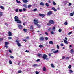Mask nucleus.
Returning <instances> with one entry per match:
<instances>
[{"mask_svg":"<svg viewBox=\"0 0 74 74\" xmlns=\"http://www.w3.org/2000/svg\"><path fill=\"white\" fill-rule=\"evenodd\" d=\"M38 20H36V19L34 20V24L35 25H37V27H38V28H40L41 27V25L38 24Z\"/></svg>","mask_w":74,"mask_h":74,"instance_id":"obj_1","label":"nucleus"},{"mask_svg":"<svg viewBox=\"0 0 74 74\" xmlns=\"http://www.w3.org/2000/svg\"><path fill=\"white\" fill-rule=\"evenodd\" d=\"M14 18L15 22H17L18 23H21V21H20L19 19V18H18V16H16L14 17Z\"/></svg>","mask_w":74,"mask_h":74,"instance_id":"obj_2","label":"nucleus"},{"mask_svg":"<svg viewBox=\"0 0 74 74\" xmlns=\"http://www.w3.org/2000/svg\"><path fill=\"white\" fill-rule=\"evenodd\" d=\"M48 56L46 54H43V56L42 57L43 59H44V60L46 59V60H48L49 59L47 58Z\"/></svg>","mask_w":74,"mask_h":74,"instance_id":"obj_3","label":"nucleus"},{"mask_svg":"<svg viewBox=\"0 0 74 74\" xmlns=\"http://www.w3.org/2000/svg\"><path fill=\"white\" fill-rule=\"evenodd\" d=\"M49 23L52 25H53L55 24V22H54V21L52 20H50L49 21Z\"/></svg>","mask_w":74,"mask_h":74,"instance_id":"obj_4","label":"nucleus"},{"mask_svg":"<svg viewBox=\"0 0 74 74\" xmlns=\"http://www.w3.org/2000/svg\"><path fill=\"white\" fill-rule=\"evenodd\" d=\"M52 11H49L47 14V15L48 16H50L51 15H52Z\"/></svg>","mask_w":74,"mask_h":74,"instance_id":"obj_5","label":"nucleus"},{"mask_svg":"<svg viewBox=\"0 0 74 74\" xmlns=\"http://www.w3.org/2000/svg\"><path fill=\"white\" fill-rule=\"evenodd\" d=\"M40 41H44V36L40 37Z\"/></svg>","mask_w":74,"mask_h":74,"instance_id":"obj_6","label":"nucleus"},{"mask_svg":"<svg viewBox=\"0 0 74 74\" xmlns=\"http://www.w3.org/2000/svg\"><path fill=\"white\" fill-rule=\"evenodd\" d=\"M18 28L19 29H20L21 30H22V28H23V27H22V26L21 25H19L18 26Z\"/></svg>","mask_w":74,"mask_h":74,"instance_id":"obj_7","label":"nucleus"},{"mask_svg":"<svg viewBox=\"0 0 74 74\" xmlns=\"http://www.w3.org/2000/svg\"><path fill=\"white\" fill-rule=\"evenodd\" d=\"M33 30H34V29H33V26L32 25L30 27V30H31V31H33Z\"/></svg>","mask_w":74,"mask_h":74,"instance_id":"obj_8","label":"nucleus"},{"mask_svg":"<svg viewBox=\"0 0 74 74\" xmlns=\"http://www.w3.org/2000/svg\"><path fill=\"white\" fill-rule=\"evenodd\" d=\"M51 9H52V10H53V11H55V12H56V11H57V10L55 9V7H54L52 8Z\"/></svg>","mask_w":74,"mask_h":74,"instance_id":"obj_9","label":"nucleus"},{"mask_svg":"<svg viewBox=\"0 0 74 74\" xmlns=\"http://www.w3.org/2000/svg\"><path fill=\"white\" fill-rule=\"evenodd\" d=\"M39 16H42L43 17H44V16H45V14H41V13H40L39 14Z\"/></svg>","mask_w":74,"mask_h":74,"instance_id":"obj_10","label":"nucleus"},{"mask_svg":"<svg viewBox=\"0 0 74 74\" xmlns=\"http://www.w3.org/2000/svg\"><path fill=\"white\" fill-rule=\"evenodd\" d=\"M64 43L66 44H68L69 43V42H68V41L65 40H64Z\"/></svg>","mask_w":74,"mask_h":74,"instance_id":"obj_11","label":"nucleus"},{"mask_svg":"<svg viewBox=\"0 0 74 74\" xmlns=\"http://www.w3.org/2000/svg\"><path fill=\"white\" fill-rule=\"evenodd\" d=\"M8 36H12V33L10 31L9 32Z\"/></svg>","mask_w":74,"mask_h":74,"instance_id":"obj_12","label":"nucleus"},{"mask_svg":"<svg viewBox=\"0 0 74 74\" xmlns=\"http://www.w3.org/2000/svg\"><path fill=\"white\" fill-rule=\"evenodd\" d=\"M23 1L24 3H26L28 2V1L27 0H23Z\"/></svg>","mask_w":74,"mask_h":74,"instance_id":"obj_13","label":"nucleus"},{"mask_svg":"<svg viewBox=\"0 0 74 74\" xmlns=\"http://www.w3.org/2000/svg\"><path fill=\"white\" fill-rule=\"evenodd\" d=\"M17 44L18 47H21V43H19V42H17Z\"/></svg>","mask_w":74,"mask_h":74,"instance_id":"obj_14","label":"nucleus"},{"mask_svg":"<svg viewBox=\"0 0 74 74\" xmlns=\"http://www.w3.org/2000/svg\"><path fill=\"white\" fill-rule=\"evenodd\" d=\"M58 52H59V50H56L55 51H53V53H58Z\"/></svg>","mask_w":74,"mask_h":74,"instance_id":"obj_15","label":"nucleus"},{"mask_svg":"<svg viewBox=\"0 0 74 74\" xmlns=\"http://www.w3.org/2000/svg\"><path fill=\"white\" fill-rule=\"evenodd\" d=\"M40 4V5H42V6L44 5V3L42 2H41Z\"/></svg>","mask_w":74,"mask_h":74,"instance_id":"obj_16","label":"nucleus"},{"mask_svg":"<svg viewBox=\"0 0 74 74\" xmlns=\"http://www.w3.org/2000/svg\"><path fill=\"white\" fill-rule=\"evenodd\" d=\"M23 30L25 32H27V29H26V28H24L23 29Z\"/></svg>","mask_w":74,"mask_h":74,"instance_id":"obj_17","label":"nucleus"},{"mask_svg":"<svg viewBox=\"0 0 74 74\" xmlns=\"http://www.w3.org/2000/svg\"><path fill=\"white\" fill-rule=\"evenodd\" d=\"M39 48H42V47H43V45H40L39 46Z\"/></svg>","mask_w":74,"mask_h":74,"instance_id":"obj_18","label":"nucleus"},{"mask_svg":"<svg viewBox=\"0 0 74 74\" xmlns=\"http://www.w3.org/2000/svg\"><path fill=\"white\" fill-rule=\"evenodd\" d=\"M51 66L53 68H54V67H55V66L53 65V64H51Z\"/></svg>","mask_w":74,"mask_h":74,"instance_id":"obj_19","label":"nucleus"},{"mask_svg":"<svg viewBox=\"0 0 74 74\" xmlns=\"http://www.w3.org/2000/svg\"><path fill=\"white\" fill-rule=\"evenodd\" d=\"M43 70L44 71H46V68L45 67H44L43 68Z\"/></svg>","mask_w":74,"mask_h":74,"instance_id":"obj_20","label":"nucleus"},{"mask_svg":"<svg viewBox=\"0 0 74 74\" xmlns=\"http://www.w3.org/2000/svg\"><path fill=\"white\" fill-rule=\"evenodd\" d=\"M0 8H1V9H3V10H4V6H0Z\"/></svg>","mask_w":74,"mask_h":74,"instance_id":"obj_21","label":"nucleus"},{"mask_svg":"<svg viewBox=\"0 0 74 74\" xmlns=\"http://www.w3.org/2000/svg\"><path fill=\"white\" fill-rule=\"evenodd\" d=\"M49 43L50 44H53V42L52 41H50Z\"/></svg>","mask_w":74,"mask_h":74,"instance_id":"obj_22","label":"nucleus"},{"mask_svg":"<svg viewBox=\"0 0 74 74\" xmlns=\"http://www.w3.org/2000/svg\"><path fill=\"white\" fill-rule=\"evenodd\" d=\"M8 42H5V45H8Z\"/></svg>","mask_w":74,"mask_h":74,"instance_id":"obj_23","label":"nucleus"},{"mask_svg":"<svg viewBox=\"0 0 74 74\" xmlns=\"http://www.w3.org/2000/svg\"><path fill=\"white\" fill-rule=\"evenodd\" d=\"M16 1L18 4H20V3H21V2L20 1H19L18 0H16Z\"/></svg>","mask_w":74,"mask_h":74,"instance_id":"obj_24","label":"nucleus"},{"mask_svg":"<svg viewBox=\"0 0 74 74\" xmlns=\"http://www.w3.org/2000/svg\"><path fill=\"white\" fill-rule=\"evenodd\" d=\"M10 64H12V61L11 60H10L9 61Z\"/></svg>","mask_w":74,"mask_h":74,"instance_id":"obj_25","label":"nucleus"},{"mask_svg":"<svg viewBox=\"0 0 74 74\" xmlns=\"http://www.w3.org/2000/svg\"><path fill=\"white\" fill-rule=\"evenodd\" d=\"M68 23H67V22L66 21L64 23V25H67Z\"/></svg>","mask_w":74,"mask_h":74,"instance_id":"obj_26","label":"nucleus"},{"mask_svg":"<svg viewBox=\"0 0 74 74\" xmlns=\"http://www.w3.org/2000/svg\"><path fill=\"white\" fill-rule=\"evenodd\" d=\"M71 53H74V50H73V49H72L71 50Z\"/></svg>","mask_w":74,"mask_h":74,"instance_id":"obj_27","label":"nucleus"},{"mask_svg":"<svg viewBox=\"0 0 74 74\" xmlns=\"http://www.w3.org/2000/svg\"><path fill=\"white\" fill-rule=\"evenodd\" d=\"M33 11H34V12L36 11H37V8L34 9L33 10Z\"/></svg>","mask_w":74,"mask_h":74,"instance_id":"obj_28","label":"nucleus"},{"mask_svg":"<svg viewBox=\"0 0 74 74\" xmlns=\"http://www.w3.org/2000/svg\"><path fill=\"white\" fill-rule=\"evenodd\" d=\"M70 14L71 16H73V14L72 13H70Z\"/></svg>","mask_w":74,"mask_h":74,"instance_id":"obj_29","label":"nucleus"},{"mask_svg":"<svg viewBox=\"0 0 74 74\" xmlns=\"http://www.w3.org/2000/svg\"><path fill=\"white\" fill-rule=\"evenodd\" d=\"M3 40V38H0V42L2 41Z\"/></svg>","mask_w":74,"mask_h":74,"instance_id":"obj_30","label":"nucleus"},{"mask_svg":"<svg viewBox=\"0 0 74 74\" xmlns=\"http://www.w3.org/2000/svg\"><path fill=\"white\" fill-rule=\"evenodd\" d=\"M35 73L36 74H39V72L38 71H36L35 72Z\"/></svg>","mask_w":74,"mask_h":74,"instance_id":"obj_31","label":"nucleus"},{"mask_svg":"<svg viewBox=\"0 0 74 74\" xmlns=\"http://www.w3.org/2000/svg\"><path fill=\"white\" fill-rule=\"evenodd\" d=\"M15 42H17V43L18 42H19V40H18V39H17L16 40Z\"/></svg>","mask_w":74,"mask_h":74,"instance_id":"obj_32","label":"nucleus"},{"mask_svg":"<svg viewBox=\"0 0 74 74\" xmlns=\"http://www.w3.org/2000/svg\"><path fill=\"white\" fill-rule=\"evenodd\" d=\"M72 33V32H69V33H68V35H70V34H71Z\"/></svg>","mask_w":74,"mask_h":74,"instance_id":"obj_33","label":"nucleus"},{"mask_svg":"<svg viewBox=\"0 0 74 74\" xmlns=\"http://www.w3.org/2000/svg\"><path fill=\"white\" fill-rule=\"evenodd\" d=\"M22 73V71H21V70L18 71V73Z\"/></svg>","mask_w":74,"mask_h":74,"instance_id":"obj_34","label":"nucleus"},{"mask_svg":"<svg viewBox=\"0 0 74 74\" xmlns=\"http://www.w3.org/2000/svg\"><path fill=\"white\" fill-rule=\"evenodd\" d=\"M45 5H46V6H47V7H49V5L47 3H46Z\"/></svg>","mask_w":74,"mask_h":74,"instance_id":"obj_35","label":"nucleus"},{"mask_svg":"<svg viewBox=\"0 0 74 74\" xmlns=\"http://www.w3.org/2000/svg\"><path fill=\"white\" fill-rule=\"evenodd\" d=\"M38 56H41V54H40V53H38Z\"/></svg>","mask_w":74,"mask_h":74,"instance_id":"obj_36","label":"nucleus"},{"mask_svg":"<svg viewBox=\"0 0 74 74\" xmlns=\"http://www.w3.org/2000/svg\"><path fill=\"white\" fill-rule=\"evenodd\" d=\"M69 69H71V65H69L68 66Z\"/></svg>","mask_w":74,"mask_h":74,"instance_id":"obj_37","label":"nucleus"},{"mask_svg":"<svg viewBox=\"0 0 74 74\" xmlns=\"http://www.w3.org/2000/svg\"><path fill=\"white\" fill-rule=\"evenodd\" d=\"M8 51L10 53H12V51H11V50L10 49H9Z\"/></svg>","mask_w":74,"mask_h":74,"instance_id":"obj_38","label":"nucleus"},{"mask_svg":"<svg viewBox=\"0 0 74 74\" xmlns=\"http://www.w3.org/2000/svg\"><path fill=\"white\" fill-rule=\"evenodd\" d=\"M47 25H48V26H51V23H47Z\"/></svg>","mask_w":74,"mask_h":74,"instance_id":"obj_39","label":"nucleus"},{"mask_svg":"<svg viewBox=\"0 0 74 74\" xmlns=\"http://www.w3.org/2000/svg\"><path fill=\"white\" fill-rule=\"evenodd\" d=\"M10 57L11 58H12V59H14V57L12 56H10Z\"/></svg>","mask_w":74,"mask_h":74,"instance_id":"obj_40","label":"nucleus"},{"mask_svg":"<svg viewBox=\"0 0 74 74\" xmlns=\"http://www.w3.org/2000/svg\"><path fill=\"white\" fill-rule=\"evenodd\" d=\"M23 41H25V42H26L27 41L25 39H23Z\"/></svg>","mask_w":74,"mask_h":74,"instance_id":"obj_41","label":"nucleus"},{"mask_svg":"<svg viewBox=\"0 0 74 74\" xmlns=\"http://www.w3.org/2000/svg\"><path fill=\"white\" fill-rule=\"evenodd\" d=\"M3 12H0V16H2L3 15Z\"/></svg>","mask_w":74,"mask_h":74,"instance_id":"obj_42","label":"nucleus"},{"mask_svg":"<svg viewBox=\"0 0 74 74\" xmlns=\"http://www.w3.org/2000/svg\"><path fill=\"white\" fill-rule=\"evenodd\" d=\"M8 38L9 40H11V39H12V38H11V37H8Z\"/></svg>","mask_w":74,"mask_h":74,"instance_id":"obj_43","label":"nucleus"},{"mask_svg":"<svg viewBox=\"0 0 74 74\" xmlns=\"http://www.w3.org/2000/svg\"><path fill=\"white\" fill-rule=\"evenodd\" d=\"M53 5H56V3H55V1H53Z\"/></svg>","mask_w":74,"mask_h":74,"instance_id":"obj_44","label":"nucleus"},{"mask_svg":"<svg viewBox=\"0 0 74 74\" xmlns=\"http://www.w3.org/2000/svg\"><path fill=\"white\" fill-rule=\"evenodd\" d=\"M58 31L59 32H62V29H59Z\"/></svg>","mask_w":74,"mask_h":74,"instance_id":"obj_45","label":"nucleus"},{"mask_svg":"<svg viewBox=\"0 0 74 74\" xmlns=\"http://www.w3.org/2000/svg\"><path fill=\"white\" fill-rule=\"evenodd\" d=\"M37 66V64H36L33 65V66L34 67H36V66Z\"/></svg>","mask_w":74,"mask_h":74,"instance_id":"obj_46","label":"nucleus"},{"mask_svg":"<svg viewBox=\"0 0 74 74\" xmlns=\"http://www.w3.org/2000/svg\"><path fill=\"white\" fill-rule=\"evenodd\" d=\"M57 48L58 49H59V45H57Z\"/></svg>","mask_w":74,"mask_h":74,"instance_id":"obj_47","label":"nucleus"},{"mask_svg":"<svg viewBox=\"0 0 74 74\" xmlns=\"http://www.w3.org/2000/svg\"><path fill=\"white\" fill-rule=\"evenodd\" d=\"M19 11L20 12H22L23 10L22 9H19Z\"/></svg>","mask_w":74,"mask_h":74,"instance_id":"obj_48","label":"nucleus"},{"mask_svg":"<svg viewBox=\"0 0 74 74\" xmlns=\"http://www.w3.org/2000/svg\"><path fill=\"white\" fill-rule=\"evenodd\" d=\"M23 11H25L26 10V8H23Z\"/></svg>","mask_w":74,"mask_h":74,"instance_id":"obj_49","label":"nucleus"},{"mask_svg":"<svg viewBox=\"0 0 74 74\" xmlns=\"http://www.w3.org/2000/svg\"><path fill=\"white\" fill-rule=\"evenodd\" d=\"M69 71L70 73H73V71L72 70H69Z\"/></svg>","mask_w":74,"mask_h":74,"instance_id":"obj_50","label":"nucleus"},{"mask_svg":"<svg viewBox=\"0 0 74 74\" xmlns=\"http://www.w3.org/2000/svg\"><path fill=\"white\" fill-rule=\"evenodd\" d=\"M23 7H26L27 5L26 4H24L23 5Z\"/></svg>","mask_w":74,"mask_h":74,"instance_id":"obj_51","label":"nucleus"},{"mask_svg":"<svg viewBox=\"0 0 74 74\" xmlns=\"http://www.w3.org/2000/svg\"><path fill=\"white\" fill-rule=\"evenodd\" d=\"M52 34H54V32H53V31H51V32Z\"/></svg>","mask_w":74,"mask_h":74,"instance_id":"obj_52","label":"nucleus"},{"mask_svg":"<svg viewBox=\"0 0 74 74\" xmlns=\"http://www.w3.org/2000/svg\"><path fill=\"white\" fill-rule=\"evenodd\" d=\"M26 38L28 40H29V39H30V38L29 36H27L26 37Z\"/></svg>","mask_w":74,"mask_h":74,"instance_id":"obj_53","label":"nucleus"},{"mask_svg":"<svg viewBox=\"0 0 74 74\" xmlns=\"http://www.w3.org/2000/svg\"><path fill=\"white\" fill-rule=\"evenodd\" d=\"M45 40H48V38L47 37H45Z\"/></svg>","mask_w":74,"mask_h":74,"instance_id":"obj_54","label":"nucleus"},{"mask_svg":"<svg viewBox=\"0 0 74 74\" xmlns=\"http://www.w3.org/2000/svg\"><path fill=\"white\" fill-rule=\"evenodd\" d=\"M52 30H55V27H53V28Z\"/></svg>","mask_w":74,"mask_h":74,"instance_id":"obj_55","label":"nucleus"},{"mask_svg":"<svg viewBox=\"0 0 74 74\" xmlns=\"http://www.w3.org/2000/svg\"><path fill=\"white\" fill-rule=\"evenodd\" d=\"M25 52L28 53V52H29V50H26L25 51Z\"/></svg>","mask_w":74,"mask_h":74,"instance_id":"obj_56","label":"nucleus"},{"mask_svg":"<svg viewBox=\"0 0 74 74\" xmlns=\"http://www.w3.org/2000/svg\"><path fill=\"white\" fill-rule=\"evenodd\" d=\"M4 47H6V49L8 48V46L7 45H5V46Z\"/></svg>","mask_w":74,"mask_h":74,"instance_id":"obj_57","label":"nucleus"},{"mask_svg":"<svg viewBox=\"0 0 74 74\" xmlns=\"http://www.w3.org/2000/svg\"><path fill=\"white\" fill-rule=\"evenodd\" d=\"M64 58H65V56H63L62 58V59H64Z\"/></svg>","mask_w":74,"mask_h":74,"instance_id":"obj_58","label":"nucleus"},{"mask_svg":"<svg viewBox=\"0 0 74 74\" xmlns=\"http://www.w3.org/2000/svg\"><path fill=\"white\" fill-rule=\"evenodd\" d=\"M32 7V5H28V8H30V7Z\"/></svg>","mask_w":74,"mask_h":74,"instance_id":"obj_59","label":"nucleus"},{"mask_svg":"<svg viewBox=\"0 0 74 74\" xmlns=\"http://www.w3.org/2000/svg\"><path fill=\"white\" fill-rule=\"evenodd\" d=\"M15 11L16 12H18V10L17 9H16Z\"/></svg>","mask_w":74,"mask_h":74,"instance_id":"obj_60","label":"nucleus"},{"mask_svg":"<svg viewBox=\"0 0 74 74\" xmlns=\"http://www.w3.org/2000/svg\"><path fill=\"white\" fill-rule=\"evenodd\" d=\"M40 59H38L37 60H36V62H39L40 61Z\"/></svg>","mask_w":74,"mask_h":74,"instance_id":"obj_61","label":"nucleus"},{"mask_svg":"<svg viewBox=\"0 0 74 74\" xmlns=\"http://www.w3.org/2000/svg\"><path fill=\"white\" fill-rule=\"evenodd\" d=\"M65 40H67V38L66 37H65Z\"/></svg>","mask_w":74,"mask_h":74,"instance_id":"obj_62","label":"nucleus"},{"mask_svg":"<svg viewBox=\"0 0 74 74\" xmlns=\"http://www.w3.org/2000/svg\"><path fill=\"white\" fill-rule=\"evenodd\" d=\"M60 45H61V47H63V46L64 45H63V44L61 43Z\"/></svg>","mask_w":74,"mask_h":74,"instance_id":"obj_63","label":"nucleus"},{"mask_svg":"<svg viewBox=\"0 0 74 74\" xmlns=\"http://www.w3.org/2000/svg\"><path fill=\"white\" fill-rule=\"evenodd\" d=\"M71 3H69V6H71Z\"/></svg>","mask_w":74,"mask_h":74,"instance_id":"obj_64","label":"nucleus"}]
</instances>
